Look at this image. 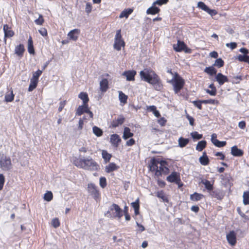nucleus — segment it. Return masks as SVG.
Wrapping results in <instances>:
<instances>
[{
	"instance_id": "obj_15",
	"label": "nucleus",
	"mask_w": 249,
	"mask_h": 249,
	"mask_svg": "<svg viewBox=\"0 0 249 249\" xmlns=\"http://www.w3.org/2000/svg\"><path fill=\"white\" fill-rule=\"evenodd\" d=\"M125 121L124 117L121 115L117 119H114L111 123V127L115 128L124 124Z\"/></svg>"
},
{
	"instance_id": "obj_27",
	"label": "nucleus",
	"mask_w": 249,
	"mask_h": 249,
	"mask_svg": "<svg viewBox=\"0 0 249 249\" xmlns=\"http://www.w3.org/2000/svg\"><path fill=\"white\" fill-rule=\"evenodd\" d=\"M28 51L30 54L35 53V49L33 45V41L31 36H29L28 40Z\"/></svg>"
},
{
	"instance_id": "obj_5",
	"label": "nucleus",
	"mask_w": 249,
	"mask_h": 249,
	"mask_svg": "<svg viewBox=\"0 0 249 249\" xmlns=\"http://www.w3.org/2000/svg\"><path fill=\"white\" fill-rule=\"evenodd\" d=\"M125 43L121 35V29L117 30L114 38L113 47L116 50L119 51L122 47H124Z\"/></svg>"
},
{
	"instance_id": "obj_12",
	"label": "nucleus",
	"mask_w": 249,
	"mask_h": 249,
	"mask_svg": "<svg viewBox=\"0 0 249 249\" xmlns=\"http://www.w3.org/2000/svg\"><path fill=\"white\" fill-rule=\"evenodd\" d=\"M4 32V42L6 43L7 38L13 37L15 35V32L12 30V27L8 24H4L3 27Z\"/></svg>"
},
{
	"instance_id": "obj_34",
	"label": "nucleus",
	"mask_w": 249,
	"mask_h": 249,
	"mask_svg": "<svg viewBox=\"0 0 249 249\" xmlns=\"http://www.w3.org/2000/svg\"><path fill=\"white\" fill-rule=\"evenodd\" d=\"M78 97L83 101V104H88L89 98L86 92H81L78 95Z\"/></svg>"
},
{
	"instance_id": "obj_26",
	"label": "nucleus",
	"mask_w": 249,
	"mask_h": 249,
	"mask_svg": "<svg viewBox=\"0 0 249 249\" xmlns=\"http://www.w3.org/2000/svg\"><path fill=\"white\" fill-rule=\"evenodd\" d=\"M15 95L13 93V91L11 89L10 90L7 92L4 97L5 101L6 102H11L14 99Z\"/></svg>"
},
{
	"instance_id": "obj_61",
	"label": "nucleus",
	"mask_w": 249,
	"mask_h": 249,
	"mask_svg": "<svg viewBox=\"0 0 249 249\" xmlns=\"http://www.w3.org/2000/svg\"><path fill=\"white\" fill-rule=\"evenodd\" d=\"M66 103H67L66 100H64V101H61V102H60V103H59V107L58 109V110L59 112L62 111V110H63V108L66 105Z\"/></svg>"
},
{
	"instance_id": "obj_52",
	"label": "nucleus",
	"mask_w": 249,
	"mask_h": 249,
	"mask_svg": "<svg viewBox=\"0 0 249 249\" xmlns=\"http://www.w3.org/2000/svg\"><path fill=\"white\" fill-rule=\"evenodd\" d=\"M36 24L38 25H42L44 22V19L42 15H39L37 19L35 20Z\"/></svg>"
},
{
	"instance_id": "obj_57",
	"label": "nucleus",
	"mask_w": 249,
	"mask_h": 249,
	"mask_svg": "<svg viewBox=\"0 0 249 249\" xmlns=\"http://www.w3.org/2000/svg\"><path fill=\"white\" fill-rule=\"evenodd\" d=\"M92 9V6L91 4L89 2L87 3L86 5V8H85L86 12L88 14H89L91 12Z\"/></svg>"
},
{
	"instance_id": "obj_29",
	"label": "nucleus",
	"mask_w": 249,
	"mask_h": 249,
	"mask_svg": "<svg viewBox=\"0 0 249 249\" xmlns=\"http://www.w3.org/2000/svg\"><path fill=\"white\" fill-rule=\"evenodd\" d=\"M209 88L211 89H206V92L211 96H215L217 93V89L213 84H211L209 85Z\"/></svg>"
},
{
	"instance_id": "obj_1",
	"label": "nucleus",
	"mask_w": 249,
	"mask_h": 249,
	"mask_svg": "<svg viewBox=\"0 0 249 249\" xmlns=\"http://www.w3.org/2000/svg\"><path fill=\"white\" fill-rule=\"evenodd\" d=\"M168 162L160 159H153L151 160L150 170L155 172L156 176L159 177L162 175H167L170 173Z\"/></svg>"
},
{
	"instance_id": "obj_59",
	"label": "nucleus",
	"mask_w": 249,
	"mask_h": 249,
	"mask_svg": "<svg viewBox=\"0 0 249 249\" xmlns=\"http://www.w3.org/2000/svg\"><path fill=\"white\" fill-rule=\"evenodd\" d=\"M131 206L134 208V209H140V200L138 198L136 200L135 202H133L131 203Z\"/></svg>"
},
{
	"instance_id": "obj_32",
	"label": "nucleus",
	"mask_w": 249,
	"mask_h": 249,
	"mask_svg": "<svg viewBox=\"0 0 249 249\" xmlns=\"http://www.w3.org/2000/svg\"><path fill=\"white\" fill-rule=\"evenodd\" d=\"M134 135L133 133L130 132V129L129 127H125L124 129L123 138L124 140H127L129 138L133 137Z\"/></svg>"
},
{
	"instance_id": "obj_8",
	"label": "nucleus",
	"mask_w": 249,
	"mask_h": 249,
	"mask_svg": "<svg viewBox=\"0 0 249 249\" xmlns=\"http://www.w3.org/2000/svg\"><path fill=\"white\" fill-rule=\"evenodd\" d=\"M84 113L88 114L89 118L93 119V114L90 110L88 104H83L82 105L79 106L76 110L75 114L77 116H81Z\"/></svg>"
},
{
	"instance_id": "obj_43",
	"label": "nucleus",
	"mask_w": 249,
	"mask_h": 249,
	"mask_svg": "<svg viewBox=\"0 0 249 249\" xmlns=\"http://www.w3.org/2000/svg\"><path fill=\"white\" fill-rule=\"evenodd\" d=\"M224 65V61L221 58L216 59L213 64V66L218 68L222 67Z\"/></svg>"
},
{
	"instance_id": "obj_47",
	"label": "nucleus",
	"mask_w": 249,
	"mask_h": 249,
	"mask_svg": "<svg viewBox=\"0 0 249 249\" xmlns=\"http://www.w3.org/2000/svg\"><path fill=\"white\" fill-rule=\"evenodd\" d=\"M42 71L38 70L37 71L33 72V76L31 78V79H34V80H36L37 81H39L38 80L39 77L42 74Z\"/></svg>"
},
{
	"instance_id": "obj_49",
	"label": "nucleus",
	"mask_w": 249,
	"mask_h": 249,
	"mask_svg": "<svg viewBox=\"0 0 249 249\" xmlns=\"http://www.w3.org/2000/svg\"><path fill=\"white\" fill-rule=\"evenodd\" d=\"M242 80L243 77L241 75L233 76L231 82L232 84H239Z\"/></svg>"
},
{
	"instance_id": "obj_51",
	"label": "nucleus",
	"mask_w": 249,
	"mask_h": 249,
	"mask_svg": "<svg viewBox=\"0 0 249 249\" xmlns=\"http://www.w3.org/2000/svg\"><path fill=\"white\" fill-rule=\"evenodd\" d=\"M52 225L54 228L59 227L60 225L59 220L58 218H55L52 220Z\"/></svg>"
},
{
	"instance_id": "obj_38",
	"label": "nucleus",
	"mask_w": 249,
	"mask_h": 249,
	"mask_svg": "<svg viewBox=\"0 0 249 249\" xmlns=\"http://www.w3.org/2000/svg\"><path fill=\"white\" fill-rule=\"evenodd\" d=\"M102 156L106 163L108 162L112 157V155L108 153L106 150L102 151Z\"/></svg>"
},
{
	"instance_id": "obj_55",
	"label": "nucleus",
	"mask_w": 249,
	"mask_h": 249,
	"mask_svg": "<svg viewBox=\"0 0 249 249\" xmlns=\"http://www.w3.org/2000/svg\"><path fill=\"white\" fill-rule=\"evenodd\" d=\"M100 185L102 188H104L107 186V180L105 177L100 178Z\"/></svg>"
},
{
	"instance_id": "obj_6",
	"label": "nucleus",
	"mask_w": 249,
	"mask_h": 249,
	"mask_svg": "<svg viewBox=\"0 0 249 249\" xmlns=\"http://www.w3.org/2000/svg\"><path fill=\"white\" fill-rule=\"evenodd\" d=\"M87 190L89 194L97 202L101 199V193L97 186L94 183H90L88 184Z\"/></svg>"
},
{
	"instance_id": "obj_42",
	"label": "nucleus",
	"mask_w": 249,
	"mask_h": 249,
	"mask_svg": "<svg viewBox=\"0 0 249 249\" xmlns=\"http://www.w3.org/2000/svg\"><path fill=\"white\" fill-rule=\"evenodd\" d=\"M92 130L93 133L97 136V137H101L103 134V130L96 126H94L92 127Z\"/></svg>"
},
{
	"instance_id": "obj_54",
	"label": "nucleus",
	"mask_w": 249,
	"mask_h": 249,
	"mask_svg": "<svg viewBox=\"0 0 249 249\" xmlns=\"http://www.w3.org/2000/svg\"><path fill=\"white\" fill-rule=\"evenodd\" d=\"M168 1L169 0H157L153 3V5H162L163 4H166Z\"/></svg>"
},
{
	"instance_id": "obj_18",
	"label": "nucleus",
	"mask_w": 249,
	"mask_h": 249,
	"mask_svg": "<svg viewBox=\"0 0 249 249\" xmlns=\"http://www.w3.org/2000/svg\"><path fill=\"white\" fill-rule=\"evenodd\" d=\"M215 79L220 86L223 85L225 83L229 81L227 76L221 73H218L215 76Z\"/></svg>"
},
{
	"instance_id": "obj_58",
	"label": "nucleus",
	"mask_w": 249,
	"mask_h": 249,
	"mask_svg": "<svg viewBox=\"0 0 249 249\" xmlns=\"http://www.w3.org/2000/svg\"><path fill=\"white\" fill-rule=\"evenodd\" d=\"M186 117L189 121L190 124L192 126H194L195 125L194 118L193 117L190 116L188 114H186Z\"/></svg>"
},
{
	"instance_id": "obj_30",
	"label": "nucleus",
	"mask_w": 249,
	"mask_h": 249,
	"mask_svg": "<svg viewBox=\"0 0 249 249\" xmlns=\"http://www.w3.org/2000/svg\"><path fill=\"white\" fill-rule=\"evenodd\" d=\"M204 71L211 76L215 75L217 72V70L214 68L213 66L206 67Z\"/></svg>"
},
{
	"instance_id": "obj_64",
	"label": "nucleus",
	"mask_w": 249,
	"mask_h": 249,
	"mask_svg": "<svg viewBox=\"0 0 249 249\" xmlns=\"http://www.w3.org/2000/svg\"><path fill=\"white\" fill-rule=\"evenodd\" d=\"M157 183L158 184V185L161 187V188H163L166 185V183L165 181H164L163 180H161V179H158L157 180Z\"/></svg>"
},
{
	"instance_id": "obj_14",
	"label": "nucleus",
	"mask_w": 249,
	"mask_h": 249,
	"mask_svg": "<svg viewBox=\"0 0 249 249\" xmlns=\"http://www.w3.org/2000/svg\"><path fill=\"white\" fill-rule=\"evenodd\" d=\"M211 141L212 143L217 147H222L225 146L227 142L226 141H219L217 139V135L213 133L211 136Z\"/></svg>"
},
{
	"instance_id": "obj_11",
	"label": "nucleus",
	"mask_w": 249,
	"mask_h": 249,
	"mask_svg": "<svg viewBox=\"0 0 249 249\" xmlns=\"http://www.w3.org/2000/svg\"><path fill=\"white\" fill-rule=\"evenodd\" d=\"M173 49L177 52H181L184 51L186 53H191V49L187 47L186 44L182 41L178 40L177 44L173 45Z\"/></svg>"
},
{
	"instance_id": "obj_35",
	"label": "nucleus",
	"mask_w": 249,
	"mask_h": 249,
	"mask_svg": "<svg viewBox=\"0 0 249 249\" xmlns=\"http://www.w3.org/2000/svg\"><path fill=\"white\" fill-rule=\"evenodd\" d=\"M207 146V142L205 140L199 141L196 146V150L198 151H202Z\"/></svg>"
},
{
	"instance_id": "obj_48",
	"label": "nucleus",
	"mask_w": 249,
	"mask_h": 249,
	"mask_svg": "<svg viewBox=\"0 0 249 249\" xmlns=\"http://www.w3.org/2000/svg\"><path fill=\"white\" fill-rule=\"evenodd\" d=\"M197 7L206 12L209 9V7L202 1H199L197 3Z\"/></svg>"
},
{
	"instance_id": "obj_13",
	"label": "nucleus",
	"mask_w": 249,
	"mask_h": 249,
	"mask_svg": "<svg viewBox=\"0 0 249 249\" xmlns=\"http://www.w3.org/2000/svg\"><path fill=\"white\" fill-rule=\"evenodd\" d=\"M228 243L231 246H234L237 243L236 234L234 231H230L226 235Z\"/></svg>"
},
{
	"instance_id": "obj_56",
	"label": "nucleus",
	"mask_w": 249,
	"mask_h": 249,
	"mask_svg": "<svg viewBox=\"0 0 249 249\" xmlns=\"http://www.w3.org/2000/svg\"><path fill=\"white\" fill-rule=\"evenodd\" d=\"M192 103L196 107L198 108L199 110H201L202 109V104L200 102V100L194 101L192 102Z\"/></svg>"
},
{
	"instance_id": "obj_10",
	"label": "nucleus",
	"mask_w": 249,
	"mask_h": 249,
	"mask_svg": "<svg viewBox=\"0 0 249 249\" xmlns=\"http://www.w3.org/2000/svg\"><path fill=\"white\" fill-rule=\"evenodd\" d=\"M166 180L170 183H175L180 187L182 186L181 183L180 174L177 172L173 171L166 178Z\"/></svg>"
},
{
	"instance_id": "obj_23",
	"label": "nucleus",
	"mask_w": 249,
	"mask_h": 249,
	"mask_svg": "<svg viewBox=\"0 0 249 249\" xmlns=\"http://www.w3.org/2000/svg\"><path fill=\"white\" fill-rule=\"evenodd\" d=\"M108 81L107 79L104 78L100 82V90L105 92L108 89Z\"/></svg>"
},
{
	"instance_id": "obj_63",
	"label": "nucleus",
	"mask_w": 249,
	"mask_h": 249,
	"mask_svg": "<svg viewBox=\"0 0 249 249\" xmlns=\"http://www.w3.org/2000/svg\"><path fill=\"white\" fill-rule=\"evenodd\" d=\"M226 46L230 47L231 50H233L237 47V43L235 42L227 43Z\"/></svg>"
},
{
	"instance_id": "obj_60",
	"label": "nucleus",
	"mask_w": 249,
	"mask_h": 249,
	"mask_svg": "<svg viewBox=\"0 0 249 249\" xmlns=\"http://www.w3.org/2000/svg\"><path fill=\"white\" fill-rule=\"evenodd\" d=\"M38 32L43 36L46 37L48 36L47 31L45 28H41L38 30Z\"/></svg>"
},
{
	"instance_id": "obj_62",
	"label": "nucleus",
	"mask_w": 249,
	"mask_h": 249,
	"mask_svg": "<svg viewBox=\"0 0 249 249\" xmlns=\"http://www.w3.org/2000/svg\"><path fill=\"white\" fill-rule=\"evenodd\" d=\"M4 181L5 179L4 176L2 174H0V190L2 189Z\"/></svg>"
},
{
	"instance_id": "obj_24",
	"label": "nucleus",
	"mask_w": 249,
	"mask_h": 249,
	"mask_svg": "<svg viewBox=\"0 0 249 249\" xmlns=\"http://www.w3.org/2000/svg\"><path fill=\"white\" fill-rule=\"evenodd\" d=\"M86 159H79L75 158L73 160V163L76 167L83 169L85 166V162H86Z\"/></svg>"
},
{
	"instance_id": "obj_33",
	"label": "nucleus",
	"mask_w": 249,
	"mask_h": 249,
	"mask_svg": "<svg viewBox=\"0 0 249 249\" xmlns=\"http://www.w3.org/2000/svg\"><path fill=\"white\" fill-rule=\"evenodd\" d=\"M178 146L182 148L186 146L189 143V140L187 138L181 137L178 139Z\"/></svg>"
},
{
	"instance_id": "obj_36",
	"label": "nucleus",
	"mask_w": 249,
	"mask_h": 249,
	"mask_svg": "<svg viewBox=\"0 0 249 249\" xmlns=\"http://www.w3.org/2000/svg\"><path fill=\"white\" fill-rule=\"evenodd\" d=\"M204 197V195L201 194L195 193L190 196V199L192 201H199Z\"/></svg>"
},
{
	"instance_id": "obj_44",
	"label": "nucleus",
	"mask_w": 249,
	"mask_h": 249,
	"mask_svg": "<svg viewBox=\"0 0 249 249\" xmlns=\"http://www.w3.org/2000/svg\"><path fill=\"white\" fill-rule=\"evenodd\" d=\"M243 203L245 205H249V191L244 192L243 195Z\"/></svg>"
},
{
	"instance_id": "obj_53",
	"label": "nucleus",
	"mask_w": 249,
	"mask_h": 249,
	"mask_svg": "<svg viewBox=\"0 0 249 249\" xmlns=\"http://www.w3.org/2000/svg\"><path fill=\"white\" fill-rule=\"evenodd\" d=\"M211 196L217 199H221L220 193L217 191H213L211 192Z\"/></svg>"
},
{
	"instance_id": "obj_45",
	"label": "nucleus",
	"mask_w": 249,
	"mask_h": 249,
	"mask_svg": "<svg viewBox=\"0 0 249 249\" xmlns=\"http://www.w3.org/2000/svg\"><path fill=\"white\" fill-rule=\"evenodd\" d=\"M238 60L240 62H247L249 64V55L240 54L238 56Z\"/></svg>"
},
{
	"instance_id": "obj_21",
	"label": "nucleus",
	"mask_w": 249,
	"mask_h": 249,
	"mask_svg": "<svg viewBox=\"0 0 249 249\" xmlns=\"http://www.w3.org/2000/svg\"><path fill=\"white\" fill-rule=\"evenodd\" d=\"M119 166L114 162L109 163L105 167V171L107 173H110L112 172L117 170Z\"/></svg>"
},
{
	"instance_id": "obj_40",
	"label": "nucleus",
	"mask_w": 249,
	"mask_h": 249,
	"mask_svg": "<svg viewBox=\"0 0 249 249\" xmlns=\"http://www.w3.org/2000/svg\"><path fill=\"white\" fill-rule=\"evenodd\" d=\"M157 196L160 198L162 199V200L166 202H168L169 200L167 197L165 196L163 191L161 190L157 192Z\"/></svg>"
},
{
	"instance_id": "obj_39",
	"label": "nucleus",
	"mask_w": 249,
	"mask_h": 249,
	"mask_svg": "<svg viewBox=\"0 0 249 249\" xmlns=\"http://www.w3.org/2000/svg\"><path fill=\"white\" fill-rule=\"evenodd\" d=\"M38 83V81L31 79L30 83L28 88V91H32L35 89L36 88Z\"/></svg>"
},
{
	"instance_id": "obj_16",
	"label": "nucleus",
	"mask_w": 249,
	"mask_h": 249,
	"mask_svg": "<svg viewBox=\"0 0 249 249\" xmlns=\"http://www.w3.org/2000/svg\"><path fill=\"white\" fill-rule=\"evenodd\" d=\"M80 34V30L79 29H74L71 30L68 34V36L70 40L76 41Z\"/></svg>"
},
{
	"instance_id": "obj_37",
	"label": "nucleus",
	"mask_w": 249,
	"mask_h": 249,
	"mask_svg": "<svg viewBox=\"0 0 249 249\" xmlns=\"http://www.w3.org/2000/svg\"><path fill=\"white\" fill-rule=\"evenodd\" d=\"M119 98L120 102L124 105L127 103L128 96L124 93L122 91H119Z\"/></svg>"
},
{
	"instance_id": "obj_3",
	"label": "nucleus",
	"mask_w": 249,
	"mask_h": 249,
	"mask_svg": "<svg viewBox=\"0 0 249 249\" xmlns=\"http://www.w3.org/2000/svg\"><path fill=\"white\" fill-rule=\"evenodd\" d=\"M105 215L111 218L120 219L123 216V210L118 205L113 203L105 213Z\"/></svg>"
},
{
	"instance_id": "obj_4",
	"label": "nucleus",
	"mask_w": 249,
	"mask_h": 249,
	"mask_svg": "<svg viewBox=\"0 0 249 249\" xmlns=\"http://www.w3.org/2000/svg\"><path fill=\"white\" fill-rule=\"evenodd\" d=\"M170 83L173 86V89L175 93H178L185 85L184 80L177 72H175L174 76L170 81Z\"/></svg>"
},
{
	"instance_id": "obj_25",
	"label": "nucleus",
	"mask_w": 249,
	"mask_h": 249,
	"mask_svg": "<svg viewBox=\"0 0 249 249\" xmlns=\"http://www.w3.org/2000/svg\"><path fill=\"white\" fill-rule=\"evenodd\" d=\"M199 161L203 166L208 165L210 163V160L206 152L203 153L202 155L199 159Z\"/></svg>"
},
{
	"instance_id": "obj_28",
	"label": "nucleus",
	"mask_w": 249,
	"mask_h": 249,
	"mask_svg": "<svg viewBox=\"0 0 249 249\" xmlns=\"http://www.w3.org/2000/svg\"><path fill=\"white\" fill-rule=\"evenodd\" d=\"M133 11L132 8H127L124 10L120 14L119 18H127L129 16L132 14Z\"/></svg>"
},
{
	"instance_id": "obj_41",
	"label": "nucleus",
	"mask_w": 249,
	"mask_h": 249,
	"mask_svg": "<svg viewBox=\"0 0 249 249\" xmlns=\"http://www.w3.org/2000/svg\"><path fill=\"white\" fill-rule=\"evenodd\" d=\"M202 182L205 185L206 189L208 191H211L213 190V184L211 183L210 181L205 179L204 180H202Z\"/></svg>"
},
{
	"instance_id": "obj_17",
	"label": "nucleus",
	"mask_w": 249,
	"mask_h": 249,
	"mask_svg": "<svg viewBox=\"0 0 249 249\" xmlns=\"http://www.w3.org/2000/svg\"><path fill=\"white\" fill-rule=\"evenodd\" d=\"M136 74V71L134 70L126 71L122 74L123 75L126 77V80L129 81H134Z\"/></svg>"
},
{
	"instance_id": "obj_20",
	"label": "nucleus",
	"mask_w": 249,
	"mask_h": 249,
	"mask_svg": "<svg viewBox=\"0 0 249 249\" xmlns=\"http://www.w3.org/2000/svg\"><path fill=\"white\" fill-rule=\"evenodd\" d=\"M110 142L113 146L117 147L121 142V139L118 134H114L110 136Z\"/></svg>"
},
{
	"instance_id": "obj_22",
	"label": "nucleus",
	"mask_w": 249,
	"mask_h": 249,
	"mask_svg": "<svg viewBox=\"0 0 249 249\" xmlns=\"http://www.w3.org/2000/svg\"><path fill=\"white\" fill-rule=\"evenodd\" d=\"M231 154L235 157H241L244 154V151L234 145L231 148Z\"/></svg>"
},
{
	"instance_id": "obj_50",
	"label": "nucleus",
	"mask_w": 249,
	"mask_h": 249,
	"mask_svg": "<svg viewBox=\"0 0 249 249\" xmlns=\"http://www.w3.org/2000/svg\"><path fill=\"white\" fill-rule=\"evenodd\" d=\"M191 135L194 139L200 140L202 138V134H199L197 131H194L191 133Z\"/></svg>"
},
{
	"instance_id": "obj_19",
	"label": "nucleus",
	"mask_w": 249,
	"mask_h": 249,
	"mask_svg": "<svg viewBox=\"0 0 249 249\" xmlns=\"http://www.w3.org/2000/svg\"><path fill=\"white\" fill-rule=\"evenodd\" d=\"M25 48L23 44H20L15 47V53L20 58L23 57Z\"/></svg>"
},
{
	"instance_id": "obj_9",
	"label": "nucleus",
	"mask_w": 249,
	"mask_h": 249,
	"mask_svg": "<svg viewBox=\"0 0 249 249\" xmlns=\"http://www.w3.org/2000/svg\"><path fill=\"white\" fill-rule=\"evenodd\" d=\"M84 166L85 170L97 171L100 169L99 165L92 158L86 159Z\"/></svg>"
},
{
	"instance_id": "obj_2",
	"label": "nucleus",
	"mask_w": 249,
	"mask_h": 249,
	"mask_svg": "<svg viewBox=\"0 0 249 249\" xmlns=\"http://www.w3.org/2000/svg\"><path fill=\"white\" fill-rule=\"evenodd\" d=\"M140 76L142 80L155 86L156 89H158L157 87L159 89L161 88L162 85L160 83V77L151 69H144L140 72Z\"/></svg>"
},
{
	"instance_id": "obj_46",
	"label": "nucleus",
	"mask_w": 249,
	"mask_h": 249,
	"mask_svg": "<svg viewBox=\"0 0 249 249\" xmlns=\"http://www.w3.org/2000/svg\"><path fill=\"white\" fill-rule=\"evenodd\" d=\"M53 195L52 192L47 191L44 195L43 198L47 201H50L53 199Z\"/></svg>"
},
{
	"instance_id": "obj_31",
	"label": "nucleus",
	"mask_w": 249,
	"mask_h": 249,
	"mask_svg": "<svg viewBox=\"0 0 249 249\" xmlns=\"http://www.w3.org/2000/svg\"><path fill=\"white\" fill-rule=\"evenodd\" d=\"M160 9L159 8L157 7L154 6V5H152V6L149 8L147 11L146 13L147 14H150V15H155L156 14H158L160 12Z\"/></svg>"
},
{
	"instance_id": "obj_7",
	"label": "nucleus",
	"mask_w": 249,
	"mask_h": 249,
	"mask_svg": "<svg viewBox=\"0 0 249 249\" xmlns=\"http://www.w3.org/2000/svg\"><path fill=\"white\" fill-rule=\"evenodd\" d=\"M12 162L9 157L5 156L3 154H0V167L5 171H8L12 168Z\"/></svg>"
}]
</instances>
